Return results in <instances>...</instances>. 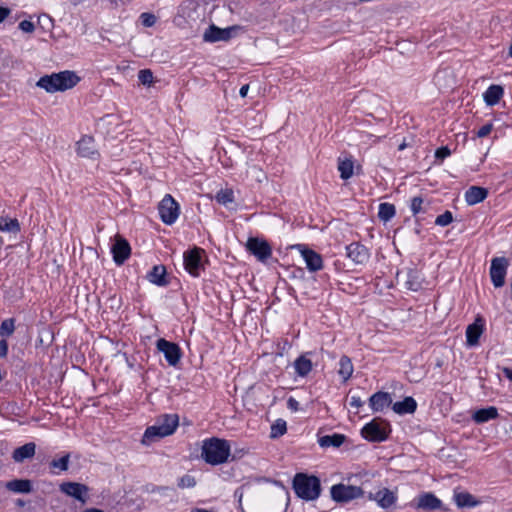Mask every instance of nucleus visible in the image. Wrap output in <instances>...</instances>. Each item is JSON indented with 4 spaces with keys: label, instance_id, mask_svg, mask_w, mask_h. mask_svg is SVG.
Wrapping results in <instances>:
<instances>
[{
    "label": "nucleus",
    "instance_id": "nucleus-45",
    "mask_svg": "<svg viewBox=\"0 0 512 512\" xmlns=\"http://www.w3.org/2000/svg\"><path fill=\"white\" fill-rule=\"evenodd\" d=\"M140 18L145 27H151L156 23V17L151 13H142Z\"/></svg>",
    "mask_w": 512,
    "mask_h": 512
},
{
    "label": "nucleus",
    "instance_id": "nucleus-49",
    "mask_svg": "<svg viewBox=\"0 0 512 512\" xmlns=\"http://www.w3.org/2000/svg\"><path fill=\"white\" fill-rule=\"evenodd\" d=\"M8 354V342L6 339L0 340V358H5Z\"/></svg>",
    "mask_w": 512,
    "mask_h": 512
},
{
    "label": "nucleus",
    "instance_id": "nucleus-54",
    "mask_svg": "<svg viewBox=\"0 0 512 512\" xmlns=\"http://www.w3.org/2000/svg\"><path fill=\"white\" fill-rule=\"evenodd\" d=\"M248 90H249V85L248 84H245L243 85L240 90H239V94L242 98L246 97L247 96V93H248Z\"/></svg>",
    "mask_w": 512,
    "mask_h": 512
},
{
    "label": "nucleus",
    "instance_id": "nucleus-7",
    "mask_svg": "<svg viewBox=\"0 0 512 512\" xmlns=\"http://www.w3.org/2000/svg\"><path fill=\"white\" fill-rule=\"evenodd\" d=\"M158 211L163 223L171 225L179 216V205L171 195L167 194L160 201Z\"/></svg>",
    "mask_w": 512,
    "mask_h": 512
},
{
    "label": "nucleus",
    "instance_id": "nucleus-3",
    "mask_svg": "<svg viewBox=\"0 0 512 512\" xmlns=\"http://www.w3.org/2000/svg\"><path fill=\"white\" fill-rule=\"evenodd\" d=\"M295 494L306 501L316 500L321 493L320 479L314 475L297 473L293 478Z\"/></svg>",
    "mask_w": 512,
    "mask_h": 512
},
{
    "label": "nucleus",
    "instance_id": "nucleus-27",
    "mask_svg": "<svg viewBox=\"0 0 512 512\" xmlns=\"http://www.w3.org/2000/svg\"><path fill=\"white\" fill-rule=\"evenodd\" d=\"M35 450V443H26L13 451L12 458L14 459L15 462L21 463L26 459L32 458L35 454Z\"/></svg>",
    "mask_w": 512,
    "mask_h": 512
},
{
    "label": "nucleus",
    "instance_id": "nucleus-39",
    "mask_svg": "<svg viewBox=\"0 0 512 512\" xmlns=\"http://www.w3.org/2000/svg\"><path fill=\"white\" fill-rule=\"evenodd\" d=\"M287 431L286 422L283 419H277L271 426L270 438L275 439L284 435Z\"/></svg>",
    "mask_w": 512,
    "mask_h": 512
},
{
    "label": "nucleus",
    "instance_id": "nucleus-21",
    "mask_svg": "<svg viewBox=\"0 0 512 512\" xmlns=\"http://www.w3.org/2000/svg\"><path fill=\"white\" fill-rule=\"evenodd\" d=\"M453 499L459 508H474L481 504V501L466 491H454Z\"/></svg>",
    "mask_w": 512,
    "mask_h": 512
},
{
    "label": "nucleus",
    "instance_id": "nucleus-30",
    "mask_svg": "<svg viewBox=\"0 0 512 512\" xmlns=\"http://www.w3.org/2000/svg\"><path fill=\"white\" fill-rule=\"evenodd\" d=\"M498 416L497 408L490 406L487 408H482L474 412L473 420L476 423H485L489 420L495 419Z\"/></svg>",
    "mask_w": 512,
    "mask_h": 512
},
{
    "label": "nucleus",
    "instance_id": "nucleus-55",
    "mask_svg": "<svg viewBox=\"0 0 512 512\" xmlns=\"http://www.w3.org/2000/svg\"><path fill=\"white\" fill-rule=\"evenodd\" d=\"M83 512H104V511L101 509H97V508H89V509L84 510Z\"/></svg>",
    "mask_w": 512,
    "mask_h": 512
},
{
    "label": "nucleus",
    "instance_id": "nucleus-31",
    "mask_svg": "<svg viewBox=\"0 0 512 512\" xmlns=\"http://www.w3.org/2000/svg\"><path fill=\"white\" fill-rule=\"evenodd\" d=\"M346 437L342 434H332V435H325L319 438L318 443L322 448H328V447H340Z\"/></svg>",
    "mask_w": 512,
    "mask_h": 512
},
{
    "label": "nucleus",
    "instance_id": "nucleus-2",
    "mask_svg": "<svg viewBox=\"0 0 512 512\" xmlns=\"http://www.w3.org/2000/svg\"><path fill=\"white\" fill-rule=\"evenodd\" d=\"M230 453L229 441L225 439L212 437L202 442L201 457L207 464H223L227 462Z\"/></svg>",
    "mask_w": 512,
    "mask_h": 512
},
{
    "label": "nucleus",
    "instance_id": "nucleus-34",
    "mask_svg": "<svg viewBox=\"0 0 512 512\" xmlns=\"http://www.w3.org/2000/svg\"><path fill=\"white\" fill-rule=\"evenodd\" d=\"M395 213L396 208L393 204L384 202L379 205L378 218L381 221H390L395 216Z\"/></svg>",
    "mask_w": 512,
    "mask_h": 512
},
{
    "label": "nucleus",
    "instance_id": "nucleus-20",
    "mask_svg": "<svg viewBox=\"0 0 512 512\" xmlns=\"http://www.w3.org/2000/svg\"><path fill=\"white\" fill-rule=\"evenodd\" d=\"M301 254L309 271L316 272L322 269L323 260L319 253L303 247Z\"/></svg>",
    "mask_w": 512,
    "mask_h": 512
},
{
    "label": "nucleus",
    "instance_id": "nucleus-33",
    "mask_svg": "<svg viewBox=\"0 0 512 512\" xmlns=\"http://www.w3.org/2000/svg\"><path fill=\"white\" fill-rule=\"evenodd\" d=\"M405 284L406 287L411 291H418L421 288L422 282L420 274L416 269H408Z\"/></svg>",
    "mask_w": 512,
    "mask_h": 512
},
{
    "label": "nucleus",
    "instance_id": "nucleus-11",
    "mask_svg": "<svg viewBox=\"0 0 512 512\" xmlns=\"http://www.w3.org/2000/svg\"><path fill=\"white\" fill-rule=\"evenodd\" d=\"M415 509L420 511L445 510L442 501L432 492H424L415 499Z\"/></svg>",
    "mask_w": 512,
    "mask_h": 512
},
{
    "label": "nucleus",
    "instance_id": "nucleus-58",
    "mask_svg": "<svg viewBox=\"0 0 512 512\" xmlns=\"http://www.w3.org/2000/svg\"><path fill=\"white\" fill-rule=\"evenodd\" d=\"M509 54L512 57V45L510 46Z\"/></svg>",
    "mask_w": 512,
    "mask_h": 512
},
{
    "label": "nucleus",
    "instance_id": "nucleus-5",
    "mask_svg": "<svg viewBox=\"0 0 512 512\" xmlns=\"http://www.w3.org/2000/svg\"><path fill=\"white\" fill-rule=\"evenodd\" d=\"M364 490L361 487L335 484L330 488V496L336 503H348L354 499L363 497Z\"/></svg>",
    "mask_w": 512,
    "mask_h": 512
},
{
    "label": "nucleus",
    "instance_id": "nucleus-22",
    "mask_svg": "<svg viewBox=\"0 0 512 512\" xmlns=\"http://www.w3.org/2000/svg\"><path fill=\"white\" fill-rule=\"evenodd\" d=\"M310 355H312V352H306L295 359L293 366L297 376L306 377L312 371L313 364L309 358Z\"/></svg>",
    "mask_w": 512,
    "mask_h": 512
},
{
    "label": "nucleus",
    "instance_id": "nucleus-52",
    "mask_svg": "<svg viewBox=\"0 0 512 512\" xmlns=\"http://www.w3.org/2000/svg\"><path fill=\"white\" fill-rule=\"evenodd\" d=\"M10 9L6 7L0 6V23H2L6 17L10 14Z\"/></svg>",
    "mask_w": 512,
    "mask_h": 512
},
{
    "label": "nucleus",
    "instance_id": "nucleus-10",
    "mask_svg": "<svg viewBox=\"0 0 512 512\" xmlns=\"http://www.w3.org/2000/svg\"><path fill=\"white\" fill-rule=\"evenodd\" d=\"M246 248L261 262H265L272 255V249L269 243L259 238H249L246 243Z\"/></svg>",
    "mask_w": 512,
    "mask_h": 512
},
{
    "label": "nucleus",
    "instance_id": "nucleus-35",
    "mask_svg": "<svg viewBox=\"0 0 512 512\" xmlns=\"http://www.w3.org/2000/svg\"><path fill=\"white\" fill-rule=\"evenodd\" d=\"M0 231L10 232V233H18L20 231L19 221L14 218H8L1 216L0 217Z\"/></svg>",
    "mask_w": 512,
    "mask_h": 512
},
{
    "label": "nucleus",
    "instance_id": "nucleus-46",
    "mask_svg": "<svg viewBox=\"0 0 512 512\" xmlns=\"http://www.w3.org/2000/svg\"><path fill=\"white\" fill-rule=\"evenodd\" d=\"M451 155V150L447 146H442L435 151V158L443 161Z\"/></svg>",
    "mask_w": 512,
    "mask_h": 512
},
{
    "label": "nucleus",
    "instance_id": "nucleus-19",
    "mask_svg": "<svg viewBox=\"0 0 512 512\" xmlns=\"http://www.w3.org/2000/svg\"><path fill=\"white\" fill-rule=\"evenodd\" d=\"M392 404L391 395L388 392H376L369 398V406L373 412H382Z\"/></svg>",
    "mask_w": 512,
    "mask_h": 512
},
{
    "label": "nucleus",
    "instance_id": "nucleus-41",
    "mask_svg": "<svg viewBox=\"0 0 512 512\" xmlns=\"http://www.w3.org/2000/svg\"><path fill=\"white\" fill-rule=\"evenodd\" d=\"M138 79L143 85L150 86L153 82V73L149 69L140 70L138 73Z\"/></svg>",
    "mask_w": 512,
    "mask_h": 512
},
{
    "label": "nucleus",
    "instance_id": "nucleus-12",
    "mask_svg": "<svg viewBox=\"0 0 512 512\" xmlns=\"http://www.w3.org/2000/svg\"><path fill=\"white\" fill-rule=\"evenodd\" d=\"M201 251L202 250L200 248H194L186 251L183 255L185 270L194 277H198L203 268L201 262Z\"/></svg>",
    "mask_w": 512,
    "mask_h": 512
},
{
    "label": "nucleus",
    "instance_id": "nucleus-26",
    "mask_svg": "<svg viewBox=\"0 0 512 512\" xmlns=\"http://www.w3.org/2000/svg\"><path fill=\"white\" fill-rule=\"evenodd\" d=\"M167 271L164 265H155L152 270L147 274V279L150 283L155 284L157 286H166L168 285V280L166 278Z\"/></svg>",
    "mask_w": 512,
    "mask_h": 512
},
{
    "label": "nucleus",
    "instance_id": "nucleus-42",
    "mask_svg": "<svg viewBox=\"0 0 512 512\" xmlns=\"http://www.w3.org/2000/svg\"><path fill=\"white\" fill-rule=\"evenodd\" d=\"M453 221V215L450 211H445L443 214L437 216L435 224L438 226H447Z\"/></svg>",
    "mask_w": 512,
    "mask_h": 512
},
{
    "label": "nucleus",
    "instance_id": "nucleus-51",
    "mask_svg": "<svg viewBox=\"0 0 512 512\" xmlns=\"http://www.w3.org/2000/svg\"><path fill=\"white\" fill-rule=\"evenodd\" d=\"M287 407L291 410V411H298L299 410V402L293 398V397H290L288 400H287Z\"/></svg>",
    "mask_w": 512,
    "mask_h": 512
},
{
    "label": "nucleus",
    "instance_id": "nucleus-14",
    "mask_svg": "<svg viewBox=\"0 0 512 512\" xmlns=\"http://www.w3.org/2000/svg\"><path fill=\"white\" fill-rule=\"evenodd\" d=\"M60 491L81 503H86L89 488L85 484L77 482H63L60 485Z\"/></svg>",
    "mask_w": 512,
    "mask_h": 512
},
{
    "label": "nucleus",
    "instance_id": "nucleus-40",
    "mask_svg": "<svg viewBox=\"0 0 512 512\" xmlns=\"http://www.w3.org/2000/svg\"><path fill=\"white\" fill-rule=\"evenodd\" d=\"M70 455L66 454L59 459H53L50 462V468L58 469L59 471H66L69 465Z\"/></svg>",
    "mask_w": 512,
    "mask_h": 512
},
{
    "label": "nucleus",
    "instance_id": "nucleus-47",
    "mask_svg": "<svg viewBox=\"0 0 512 512\" xmlns=\"http://www.w3.org/2000/svg\"><path fill=\"white\" fill-rule=\"evenodd\" d=\"M493 129V124L492 123H487L485 125H483L478 131H477V136L479 138H483V137H486L487 135H489L491 133Z\"/></svg>",
    "mask_w": 512,
    "mask_h": 512
},
{
    "label": "nucleus",
    "instance_id": "nucleus-9",
    "mask_svg": "<svg viewBox=\"0 0 512 512\" xmlns=\"http://www.w3.org/2000/svg\"><path fill=\"white\" fill-rule=\"evenodd\" d=\"M508 267V261L504 257H496L491 261L490 277L496 288L502 287L505 283V276Z\"/></svg>",
    "mask_w": 512,
    "mask_h": 512
},
{
    "label": "nucleus",
    "instance_id": "nucleus-15",
    "mask_svg": "<svg viewBox=\"0 0 512 512\" xmlns=\"http://www.w3.org/2000/svg\"><path fill=\"white\" fill-rule=\"evenodd\" d=\"M237 29L236 26L228 28H219L215 25H210L205 31L203 39L206 42L214 43L218 41H228L232 37L233 31Z\"/></svg>",
    "mask_w": 512,
    "mask_h": 512
},
{
    "label": "nucleus",
    "instance_id": "nucleus-50",
    "mask_svg": "<svg viewBox=\"0 0 512 512\" xmlns=\"http://www.w3.org/2000/svg\"><path fill=\"white\" fill-rule=\"evenodd\" d=\"M350 406L354 408H360L363 406L364 402L361 400L359 396H351L350 398Z\"/></svg>",
    "mask_w": 512,
    "mask_h": 512
},
{
    "label": "nucleus",
    "instance_id": "nucleus-17",
    "mask_svg": "<svg viewBox=\"0 0 512 512\" xmlns=\"http://www.w3.org/2000/svg\"><path fill=\"white\" fill-rule=\"evenodd\" d=\"M368 499L375 501L383 509L392 507L397 501V495L388 488L379 489L377 492H369Z\"/></svg>",
    "mask_w": 512,
    "mask_h": 512
},
{
    "label": "nucleus",
    "instance_id": "nucleus-56",
    "mask_svg": "<svg viewBox=\"0 0 512 512\" xmlns=\"http://www.w3.org/2000/svg\"><path fill=\"white\" fill-rule=\"evenodd\" d=\"M405 147H406V144L402 143V144L399 145L398 149L399 150H403Z\"/></svg>",
    "mask_w": 512,
    "mask_h": 512
},
{
    "label": "nucleus",
    "instance_id": "nucleus-32",
    "mask_svg": "<svg viewBox=\"0 0 512 512\" xmlns=\"http://www.w3.org/2000/svg\"><path fill=\"white\" fill-rule=\"evenodd\" d=\"M353 371L354 367L351 359L348 356L343 355L339 360V376L343 379L344 382H346L352 376Z\"/></svg>",
    "mask_w": 512,
    "mask_h": 512
},
{
    "label": "nucleus",
    "instance_id": "nucleus-36",
    "mask_svg": "<svg viewBox=\"0 0 512 512\" xmlns=\"http://www.w3.org/2000/svg\"><path fill=\"white\" fill-rule=\"evenodd\" d=\"M353 169L354 164L351 159H339L338 170L340 172L341 179L348 180L349 178H351L353 175Z\"/></svg>",
    "mask_w": 512,
    "mask_h": 512
},
{
    "label": "nucleus",
    "instance_id": "nucleus-18",
    "mask_svg": "<svg viewBox=\"0 0 512 512\" xmlns=\"http://www.w3.org/2000/svg\"><path fill=\"white\" fill-rule=\"evenodd\" d=\"M77 153L79 156L89 159H97L99 152L95 147L94 139L91 136H83L77 142Z\"/></svg>",
    "mask_w": 512,
    "mask_h": 512
},
{
    "label": "nucleus",
    "instance_id": "nucleus-43",
    "mask_svg": "<svg viewBox=\"0 0 512 512\" xmlns=\"http://www.w3.org/2000/svg\"><path fill=\"white\" fill-rule=\"evenodd\" d=\"M196 485V480L192 475L186 474L178 481V486L182 489L193 488Z\"/></svg>",
    "mask_w": 512,
    "mask_h": 512
},
{
    "label": "nucleus",
    "instance_id": "nucleus-6",
    "mask_svg": "<svg viewBox=\"0 0 512 512\" xmlns=\"http://www.w3.org/2000/svg\"><path fill=\"white\" fill-rule=\"evenodd\" d=\"M390 431L389 424L382 425L377 419H374L362 428L361 434L370 442H383L388 438Z\"/></svg>",
    "mask_w": 512,
    "mask_h": 512
},
{
    "label": "nucleus",
    "instance_id": "nucleus-53",
    "mask_svg": "<svg viewBox=\"0 0 512 512\" xmlns=\"http://www.w3.org/2000/svg\"><path fill=\"white\" fill-rule=\"evenodd\" d=\"M502 372L506 378L512 382V369L508 367L502 368Z\"/></svg>",
    "mask_w": 512,
    "mask_h": 512
},
{
    "label": "nucleus",
    "instance_id": "nucleus-44",
    "mask_svg": "<svg viewBox=\"0 0 512 512\" xmlns=\"http://www.w3.org/2000/svg\"><path fill=\"white\" fill-rule=\"evenodd\" d=\"M423 198L420 196L413 197L411 200V211L413 215H417L422 211Z\"/></svg>",
    "mask_w": 512,
    "mask_h": 512
},
{
    "label": "nucleus",
    "instance_id": "nucleus-23",
    "mask_svg": "<svg viewBox=\"0 0 512 512\" xmlns=\"http://www.w3.org/2000/svg\"><path fill=\"white\" fill-rule=\"evenodd\" d=\"M2 486L14 493L28 494L32 491V484L28 479H14L6 483L0 481V487Z\"/></svg>",
    "mask_w": 512,
    "mask_h": 512
},
{
    "label": "nucleus",
    "instance_id": "nucleus-29",
    "mask_svg": "<svg viewBox=\"0 0 512 512\" xmlns=\"http://www.w3.org/2000/svg\"><path fill=\"white\" fill-rule=\"evenodd\" d=\"M483 333V326L477 322L470 324L466 329V342L470 347L476 346L479 343V338Z\"/></svg>",
    "mask_w": 512,
    "mask_h": 512
},
{
    "label": "nucleus",
    "instance_id": "nucleus-37",
    "mask_svg": "<svg viewBox=\"0 0 512 512\" xmlns=\"http://www.w3.org/2000/svg\"><path fill=\"white\" fill-rule=\"evenodd\" d=\"M216 201L224 206L234 201V193L232 189H221L215 195Z\"/></svg>",
    "mask_w": 512,
    "mask_h": 512
},
{
    "label": "nucleus",
    "instance_id": "nucleus-28",
    "mask_svg": "<svg viewBox=\"0 0 512 512\" xmlns=\"http://www.w3.org/2000/svg\"><path fill=\"white\" fill-rule=\"evenodd\" d=\"M503 93L504 90L502 86L493 84L485 91L483 95L484 101L488 106H494L500 101Z\"/></svg>",
    "mask_w": 512,
    "mask_h": 512
},
{
    "label": "nucleus",
    "instance_id": "nucleus-38",
    "mask_svg": "<svg viewBox=\"0 0 512 512\" xmlns=\"http://www.w3.org/2000/svg\"><path fill=\"white\" fill-rule=\"evenodd\" d=\"M15 331V319L8 318L1 322L0 324V336L4 339L11 336Z\"/></svg>",
    "mask_w": 512,
    "mask_h": 512
},
{
    "label": "nucleus",
    "instance_id": "nucleus-24",
    "mask_svg": "<svg viewBox=\"0 0 512 512\" xmlns=\"http://www.w3.org/2000/svg\"><path fill=\"white\" fill-rule=\"evenodd\" d=\"M417 409L416 400L411 397H405L402 401L392 404V410L398 415L413 414Z\"/></svg>",
    "mask_w": 512,
    "mask_h": 512
},
{
    "label": "nucleus",
    "instance_id": "nucleus-1",
    "mask_svg": "<svg viewBox=\"0 0 512 512\" xmlns=\"http://www.w3.org/2000/svg\"><path fill=\"white\" fill-rule=\"evenodd\" d=\"M79 82L80 77L74 71L65 70L40 77L36 86L47 93H55L72 89Z\"/></svg>",
    "mask_w": 512,
    "mask_h": 512
},
{
    "label": "nucleus",
    "instance_id": "nucleus-25",
    "mask_svg": "<svg viewBox=\"0 0 512 512\" xmlns=\"http://www.w3.org/2000/svg\"><path fill=\"white\" fill-rule=\"evenodd\" d=\"M488 190L480 186H471L465 192V200L468 205H476L486 199Z\"/></svg>",
    "mask_w": 512,
    "mask_h": 512
},
{
    "label": "nucleus",
    "instance_id": "nucleus-13",
    "mask_svg": "<svg viewBox=\"0 0 512 512\" xmlns=\"http://www.w3.org/2000/svg\"><path fill=\"white\" fill-rule=\"evenodd\" d=\"M111 252L113 254L114 262L117 265H122L131 254V247L126 239L117 235L115 237V242L111 247Z\"/></svg>",
    "mask_w": 512,
    "mask_h": 512
},
{
    "label": "nucleus",
    "instance_id": "nucleus-4",
    "mask_svg": "<svg viewBox=\"0 0 512 512\" xmlns=\"http://www.w3.org/2000/svg\"><path fill=\"white\" fill-rule=\"evenodd\" d=\"M179 424L177 414H165L157 422V424L146 429L142 442L149 444L156 439L169 436L174 433Z\"/></svg>",
    "mask_w": 512,
    "mask_h": 512
},
{
    "label": "nucleus",
    "instance_id": "nucleus-48",
    "mask_svg": "<svg viewBox=\"0 0 512 512\" xmlns=\"http://www.w3.org/2000/svg\"><path fill=\"white\" fill-rule=\"evenodd\" d=\"M19 28L26 33H32L35 29L34 24L29 20H23L19 23Z\"/></svg>",
    "mask_w": 512,
    "mask_h": 512
},
{
    "label": "nucleus",
    "instance_id": "nucleus-57",
    "mask_svg": "<svg viewBox=\"0 0 512 512\" xmlns=\"http://www.w3.org/2000/svg\"><path fill=\"white\" fill-rule=\"evenodd\" d=\"M43 17H44L45 19H47L49 22H51V21H52V19H51L48 15H43Z\"/></svg>",
    "mask_w": 512,
    "mask_h": 512
},
{
    "label": "nucleus",
    "instance_id": "nucleus-8",
    "mask_svg": "<svg viewBox=\"0 0 512 512\" xmlns=\"http://www.w3.org/2000/svg\"><path fill=\"white\" fill-rule=\"evenodd\" d=\"M157 349L165 356L166 361L170 366H176L181 359L180 347L174 343L160 338L156 342Z\"/></svg>",
    "mask_w": 512,
    "mask_h": 512
},
{
    "label": "nucleus",
    "instance_id": "nucleus-16",
    "mask_svg": "<svg viewBox=\"0 0 512 512\" xmlns=\"http://www.w3.org/2000/svg\"><path fill=\"white\" fill-rule=\"evenodd\" d=\"M347 257L355 264L364 265L370 258V252L363 244L353 242L346 246Z\"/></svg>",
    "mask_w": 512,
    "mask_h": 512
}]
</instances>
